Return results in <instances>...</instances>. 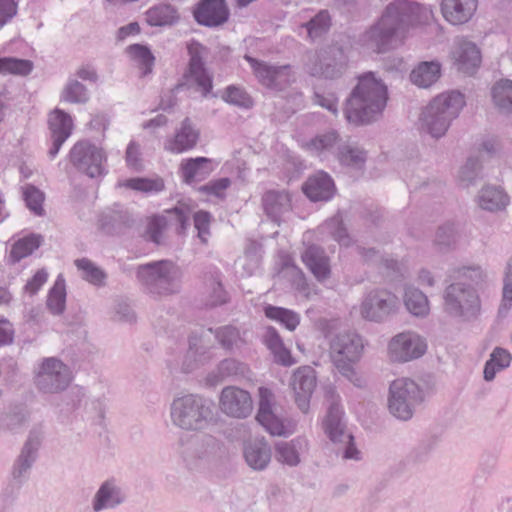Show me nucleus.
<instances>
[{
  "instance_id": "338daca9",
  "label": "nucleus",
  "mask_w": 512,
  "mask_h": 512,
  "mask_svg": "<svg viewBox=\"0 0 512 512\" xmlns=\"http://www.w3.org/2000/svg\"><path fill=\"white\" fill-rule=\"evenodd\" d=\"M193 219L194 227L198 231V238L203 244H206L210 236V213L206 211H198L194 214Z\"/></svg>"
},
{
  "instance_id": "412c9836",
  "label": "nucleus",
  "mask_w": 512,
  "mask_h": 512,
  "mask_svg": "<svg viewBox=\"0 0 512 512\" xmlns=\"http://www.w3.org/2000/svg\"><path fill=\"white\" fill-rule=\"evenodd\" d=\"M42 430L34 427L30 430L28 438L13 468V478L19 482L26 478V474L36 459L37 451L42 440Z\"/></svg>"
},
{
  "instance_id": "a19ab883",
  "label": "nucleus",
  "mask_w": 512,
  "mask_h": 512,
  "mask_svg": "<svg viewBox=\"0 0 512 512\" xmlns=\"http://www.w3.org/2000/svg\"><path fill=\"white\" fill-rule=\"evenodd\" d=\"M512 357L508 350L502 347H495L490 354L489 360L485 363L484 379L492 381L497 372L510 366Z\"/></svg>"
},
{
  "instance_id": "c03bdc74",
  "label": "nucleus",
  "mask_w": 512,
  "mask_h": 512,
  "mask_svg": "<svg viewBox=\"0 0 512 512\" xmlns=\"http://www.w3.org/2000/svg\"><path fill=\"white\" fill-rule=\"evenodd\" d=\"M336 157L342 165L361 168L366 161V152L357 145L343 143Z\"/></svg>"
},
{
  "instance_id": "37998d69",
  "label": "nucleus",
  "mask_w": 512,
  "mask_h": 512,
  "mask_svg": "<svg viewBox=\"0 0 512 512\" xmlns=\"http://www.w3.org/2000/svg\"><path fill=\"white\" fill-rule=\"evenodd\" d=\"M458 240V231L453 223H445L438 227L433 240L434 247L443 253L455 248Z\"/></svg>"
},
{
  "instance_id": "6e6552de",
  "label": "nucleus",
  "mask_w": 512,
  "mask_h": 512,
  "mask_svg": "<svg viewBox=\"0 0 512 512\" xmlns=\"http://www.w3.org/2000/svg\"><path fill=\"white\" fill-rule=\"evenodd\" d=\"M363 349L361 336L353 331L339 332L330 340L331 359L339 372L348 379L355 375L352 363L361 358Z\"/></svg>"
},
{
  "instance_id": "f3484780",
  "label": "nucleus",
  "mask_w": 512,
  "mask_h": 512,
  "mask_svg": "<svg viewBox=\"0 0 512 512\" xmlns=\"http://www.w3.org/2000/svg\"><path fill=\"white\" fill-rule=\"evenodd\" d=\"M290 386L298 408L303 413H308L310 398L316 387L315 370L310 366L298 368L292 375Z\"/></svg>"
},
{
  "instance_id": "9b49d317",
  "label": "nucleus",
  "mask_w": 512,
  "mask_h": 512,
  "mask_svg": "<svg viewBox=\"0 0 512 512\" xmlns=\"http://www.w3.org/2000/svg\"><path fill=\"white\" fill-rule=\"evenodd\" d=\"M69 367L55 357L42 360L35 376V385L43 393H60L71 383Z\"/></svg>"
},
{
  "instance_id": "f704fd0d",
  "label": "nucleus",
  "mask_w": 512,
  "mask_h": 512,
  "mask_svg": "<svg viewBox=\"0 0 512 512\" xmlns=\"http://www.w3.org/2000/svg\"><path fill=\"white\" fill-rule=\"evenodd\" d=\"M343 143L336 131H329L313 138L307 144V149L319 157H326L329 153L336 155Z\"/></svg>"
},
{
  "instance_id": "13d9d810",
  "label": "nucleus",
  "mask_w": 512,
  "mask_h": 512,
  "mask_svg": "<svg viewBox=\"0 0 512 512\" xmlns=\"http://www.w3.org/2000/svg\"><path fill=\"white\" fill-rule=\"evenodd\" d=\"M32 69L33 63L30 60L12 57L0 58V73L3 75L13 74L26 76L32 71Z\"/></svg>"
},
{
  "instance_id": "4d7b16f0",
  "label": "nucleus",
  "mask_w": 512,
  "mask_h": 512,
  "mask_svg": "<svg viewBox=\"0 0 512 512\" xmlns=\"http://www.w3.org/2000/svg\"><path fill=\"white\" fill-rule=\"evenodd\" d=\"M330 25L331 18L328 11L321 10L310 21L304 23L302 27L307 29L308 36L314 40L327 33Z\"/></svg>"
},
{
  "instance_id": "423d86ee",
  "label": "nucleus",
  "mask_w": 512,
  "mask_h": 512,
  "mask_svg": "<svg viewBox=\"0 0 512 512\" xmlns=\"http://www.w3.org/2000/svg\"><path fill=\"white\" fill-rule=\"evenodd\" d=\"M445 312L463 321L476 320L481 313V300L474 287L455 282L446 287L443 295Z\"/></svg>"
},
{
  "instance_id": "4c0bfd02",
  "label": "nucleus",
  "mask_w": 512,
  "mask_h": 512,
  "mask_svg": "<svg viewBox=\"0 0 512 512\" xmlns=\"http://www.w3.org/2000/svg\"><path fill=\"white\" fill-rule=\"evenodd\" d=\"M263 341L268 349L273 353L276 362L290 366L293 364L290 351L284 347L281 337L274 327L268 326L265 328Z\"/></svg>"
},
{
  "instance_id": "603ef678",
  "label": "nucleus",
  "mask_w": 512,
  "mask_h": 512,
  "mask_svg": "<svg viewBox=\"0 0 512 512\" xmlns=\"http://www.w3.org/2000/svg\"><path fill=\"white\" fill-rule=\"evenodd\" d=\"M42 241L40 235H31L23 239L18 240L10 251V258L13 263L20 261L21 259L29 256L36 250Z\"/></svg>"
},
{
  "instance_id": "39448f33",
  "label": "nucleus",
  "mask_w": 512,
  "mask_h": 512,
  "mask_svg": "<svg viewBox=\"0 0 512 512\" xmlns=\"http://www.w3.org/2000/svg\"><path fill=\"white\" fill-rule=\"evenodd\" d=\"M423 400L422 388L411 378H397L389 385L387 407L389 413L401 421L410 420Z\"/></svg>"
},
{
  "instance_id": "9d476101",
  "label": "nucleus",
  "mask_w": 512,
  "mask_h": 512,
  "mask_svg": "<svg viewBox=\"0 0 512 512\" xmlns=\"http://www.w3.org/2000/svg\"><path fill=\"white\" fill-rule=\"evenodd\" d=\"M347 65V57L340 46L333 45L319 52L306 55L305 70L313 77L336 79L340 77Z\"/></svg>"
},
{
  "instance_id": "680f3d73",
  "label": "nucleus",
  "mask_w": 512,
  "mask_h": 512,
  "mask_svg": "<svg viewBox=\"0 0 512 512\" xmlns=\"http://www.w3.org/2000/svg\"><path fill=\"white\" fill-rule=\"evenodd\" d=\"M65 302L66 292L64 283L57 280L48 295L47 307L53 314L59 315L65 309Z\"/></svg>"
},
{
  "instance_id": "cd10ccee",
  "label": "nucleus",
  "mask_w": 512,
  "mask_h": 512,
  "mask_svg": "<svg viewBox=\"0 0 512 512\" xmlns=\"http://www.w3.org/2000/svg\"><path fill=\"white\" fill-rule=\"evenodd\" d=\"M476 202L482 210L499 212L506 209L510 198L501 187L485 185L478 192Z\"/></svg>"
},
{
  "instance_id": "c9c22d12",
  "label": "nucleus",
  "mask_w": 512,
  "mask_h": 512,
  "mask_svg": "<svg viewBox=\"0 0 512 512\" xmlns=\"http://www.w3.org/2000/svg\"><path fill=\"white\" fill-rule=\"evenodd\" d=\"M217 448L218 443L212 436L196 437L183 453L186 461L209 459L215 455Z\"/></svg>"
},
{
  "instance_id": "2f4dec72",
  "label": "nucleus",
  "mask_w": 512,
  "mask_h": 512,
  "mask_svg": "<svg viewBox=\"0 0 512 512\" xmlns=\"http://www.w3.org/2000/svg\"><path fill=\"white\" fill-rule=\"evenodd\" d=\"M198 137V131L192 127L189 119L186 118L175 137L166 143L165 149L173 153H181L193 148L197 143Z\"/></svg>"
},
{
  "instance_id": "8fccbe9b",
  "label": "nucleus",
  "mask_w": 512,
  "mask_h": 512,
  "mask_svg": "<svg viewBox=\"0 0 512 512\" xmlns=\"http://www.w3.org/2000/svg\"><path fill=\"white\" fill-rule=\"evenodd\" d=\"M264 311L266 317L280 322L290 331L295 330L299 325L300 317L292 310L268 305Z\"/></svg>"
},
{
  "instance_id": "72a5a7b5",
  "label": "nucleus",
  "mask_w": 512,
  "mask_h": 512,
  "mask_svg": "<svg viewBox=\"0 0 512 512\" xmlns=\"http://www.w3.org/2000/svg\"><path fill=\"white\" fill-rule=\"evenodd\" d=\"M403 302L407 311L413 316L424 318L430 312L428 297L414 286H405Z\"/></svg>"
},
{
  "instance_id": "5701e85b",
  "label": "nucleus",
  "mask_w": 512,
  "mask_h": 512,
  "mask_svg": "<svg viewBox=\"0 0 512 512\" xmlns=\"http://www.w3.org/2000/svg\"><path fill=\"white\" fill-rule=\"evenodd\" d=\"M48 124L53 142L49 150V155L53 158L59 152L62 144L71 135L73 121L68 113L60 109H55L49 114Z\"/></svg>"
},
{
  "instance_id": "393cba45",
  "label": "nucleus",
  "mask_w": 512,
  "mask_h": 512,
  "mask_svg": "<svg viewBox=\"0 0 512 512\" xmlns=\"http://www.w3.org/2000/svg\"><path fill=\"white\" fill-rule=\"evenodd\" d=\"M477 9V0H442L443 17L453 25L468 22Z\"/></svg>"
},
{
  "instance_id": "ea45409f",
  "label": "nucleus",
  "mask_w": 512,
  "mask_h": 512,
  "mask_svg": "<svg viewBox=\"0 0 512 512\" xmlns=\"http://www.w3.org/2000/svg\"><path fill=\"white\" fill-rule=\"evenodd\" d=\"M304 443L305 441L300 438L290 442L280 441L276 443L275 457L277 461L289 466H297L300 463L299 449Z\"/></svg>"
},
{
  "instance_id": "a878e982",
  "label": "nucleus",
  "mask_w": 512,
  "mask_h": 512,
  "mask_svg": "<svg viewBox=\"0 0 512 512\" xmlns=\"http://www.w3.org/2000/svg\"><path fill=\"white\" fill-rule=\"evenodd\" d=\"M301 258L318 281L322 282L330 277V261L321 247L316 245L307 247Z\"/></svg>"
},
{
  "instance_id": "e2e57ef3",
  "label": "nucleus",
  "mask_w": 512,
  "mask_h": 512,
  "mask_svg": "<svg viewBox=\"0 0 512 512\" xmlns=\"http://www.w3.org/2000/svg\"><path fill=\"white\" fill-rule=\"evenodd\" d=\"M167 226L168 219L166 216H154L147 225L146 233L149 240L157 245L163 244Z\"/></svg>"
},
{
  "instance_id": "f8f14e48",
  "label": "nucleus",
  "mask_w": 512,
  "mask_h": 512,
  "mask_svg": "<svg viewBox=\"0 0 512 512\" xmlns=\"http://www.w3.org/2000/svg\"><path fill=\"white\" fill-rule=\"evenodd\" d=\"M425 340L412 331L393 336L387 347L388 357L394 363H406L420 358L426 352Z\"/></svg>"
},
{
  "instance_id": "4be33fe9",
  "label": "nucleus",
  "mask_w": 512,
  "mask_h": 512,
  "mask_svg": "<svg viewBox=\"0 0 512 512\" xmlns=\"http://www.w3.org/2000/svg\"><path fill=\"white\" fill-rule=\"evenodd\" d=\"M457 70L471 75L481 63V54L478 47L465 39H458L451 52Z\"/></svg>"
},
{
  "instance_id": "2eb2a0df",
  "label": "nucleus",
  "mask_w": 512,
  "mask_h": 512,
  "mask_svg": "<svg viewBox=\"0 0 512 512\" xmlns=\"http://www.w3.org/2000/svg\"><path fill=\"white\" fill-rule=\"evenodd\" d=\"M244 58L250 64L255 77L263 86L282 90L291 83L292 71L290 65H272L249 55H245Z\"/></svg>"
},
{
  "instance_id": "49530a36",
  "label": "nucleus",
  "mask_w": 512,
  "mask_h": 512,
  "mask_svg": "<svg viewBox=\"0 0 512 512\" xmlns=\"http://www.w3.org/2000/svg\"><path fill=\"white\" fill-rule=\"evenodd\" d=\"M482 178V164L477 158H469L459 171V183L464 188L475 186Z\"/></svg>"
},
{
  "instance_id": "864d4df0",
  "label": "nucleus",
  "mask_w": 512,
  "mask_h": 512,
  "mask_svg": "<svg viewBox=\"0 0 512 512\" xmlns=\"http://www.w3.org/2000/svg\"><path fill=\"white\" fill-rule=\"evenodd\" d=\"M356 249L363 261L369 264L383 266L387 270H398V262L393 258L383 256L379 250L375 248H365L362 246H357Z\"/></svg>"
},
{
  "instance_id": "bb28decb",
  "label": "nucleus",
  "mask_w": 512,
  "mask_h": 512,
  "mask_svg": "<svg viewBox=\"0 0 512 512\" xmlns=\"http://www.w3.org/2000/svg\"><path fill=\"white\" fill-rule=\"evenodd\" d=\"M303 191L312 201H326L333 196L335 185L327 173L320 171L307 179Z\"/></svg>"
},
{
  "instance_id": "58836bf2",
  "label": "nucleus",
  "mask_w": 512,
  "mask_h": 512,
  "mask_svg": "<svg viewBox=\"0 0 512 512\" xmlns=\"http://www.w3.org/2000/svg\"><path fill=\"white\" fill-rule=\"evenodd\" d=\"M147 23L151 26H170L178 22L179 14L170 4H159L146 12Z\"/></svg>"
},
{
  "instance_id": "20e7f679",
  "label": "nucleus",
  "mask_w": 512,
  "mask_h": 512,
  "mask_svg": "<svg viewBox=\"0 0 512 512\" xmlns=\"http://www.w3.org/2000/svg\"><path fill=\"white\" fill-rule=\"evenodd\" d=\"M213 417V412L207 401L196 394L177 396L170 404L172 423L186 431L204 429Z\"/></svg>"
},
{
  "instance_id": "5fc2aeb1",
  "label": "nucleus",
  "mask_w": 512,
  "mask_h": 512,
  "mask_svg": "<svg viewBox=\"0 0 512 512\" xmlns=\"http://www.w3.org/2000/svg\"><path fill=\"white\" fill-rule=\"evenodd\" d=\"M75 265L81 271L82 278L89 283L96 286H101L104 284L106 278L105 272L89 259H77L75 260Z\"/></svg>"
},
{
  "instance_id": "0e129e2a",
  "label": "nucleus",
  "mask_w": 512,
  "mask_h": 512,
  "mask_svg": "<svg viewBox=\"0 0 512 512\" xmlns=\"http://www.w3.org/2000/svg\"><path fill=\"white\" fill-rule=\"evenodd\" d=\"M24 200L27 207L36 215L43 214L42 203L44 201V193L33 185H27L23 188Z\"/></svg>"
},
{
  "instance_id": "c756f323",
  "label": "nucleus",
  "mask_w": 512,
  "mask_h": 512,
  "mask_svg": "<svg viewBox=\"0 0 512 512\" xmlns=\"http://www.w3.org/2000/svg\"><path fill=\"white\" fill-rule=\"evenodd\" d=\"M271 448L263 440H254L245 445L244 457L253 470H264L271 461Z\"/></svg>"
},
{
  "instance_id": "de8ad7c7",
  "label": "nucleus",
  "mask_w": 512,
  "mask_h": 512,
  "mask_svg": "<svg viewBox=\"0 0 512 512\" xmlns=\"http://www.w3.org/2000/svg\"><path fill=\"white\" fill-rule=\"evenodd\" d=\"M213 333L220 346L228 351L239 348L244 343L239 330L232 325L216 328Z\"/></svg>"
},
{
  "instance_id": "6ab92c4d",
  "label": "nucleus",
  "mask_w": 512,
  "mask_h": 512,
  "mask_svg": "<svg viewBox=\"0 0 512 512\" xmlns=\"http://www.w3.org/2000/svg\"><path fill=\"white\" fill-rule=\"evenodd\" d=\"M274 395L264 387L259 388V408L256 420L272 435L281 436L285 427L274 410Z\"/></svg>"
},
{
  "instance_id": "79ce46f5",
  "label": "nucleus",
  "mask_w": 512,
  "mask_h": 512,
  "mask_svg": "<svg viewBox=\"0 0 512 512\" xmlns=\"http://www.w3.org/2000/svg\"><path fill=\"white\" fill-rule=\"evenodd\" d=\"M495 107L502 114H512V81L501 80L492 88Z\"/></svg>"
},
{
  "instance_id": "6e6d98bb",
  "label": "nucleus",
  "mask_w": 512,
  "mask_h": 512,
  "mask_svg": "<svg viewBox=\"0 0 512 512\" xmlns=\"http://www.w3.org/2000/svg\"><path fill=\"white\" fill-rule=\"evenodd\" d=\"M213 333V329L209 328L207 331L201 330L199 333L193 332L189 336V347L188 349L193 350L198 357L207 362L210 358V345L206 338H208L209 334Z\"/></svg>"
},
{
  "instance_id": "bf43d9fd",
  "label": "nucleus",
  "mask_w": 512,
  "mask_h": 512,
  "mask_svg": "<svg viewBox=\"0 0 512 512\" xmlns=\"http://www.w3.org/2000/svg\"><path fill=\"white\" fill-rule=\"evenodd\" d=\"M125 187L130 189L150 193L159 192L164 189V182L161 178H131L125 181L123 184Z\"/></svg>"
},
{
  "instance_id": "69168bd1",
  "label": "nucleus",
  "mask_w": 512,
  "mask_h": 512,
  "mask_svg": "<svg viewBox=\"0 0 512 512\" xmlns=\"http://www.w3.org/2000/svg\"><path fill=\"white\" fill-rule=\"evenodd\" d=\"M224 99L233 105L250 108L253 105L251 97L241 88L229 86L226 89Z\"/></svg>"
},
{
  "instance_id": "052dcab7",
  "label": "nucleus",
  "mask_w": 512,
  "mask_h": 512,
  "mask_svg": "<svg viewBox=\"0 0 512 512\" xmlns=\"http://www.w3.org/2000/svg\"><path fill=\"white\" fill-rule=\"evenodd\" d=\"M512 306V257L508 260L504 276L502 301L498 314L505 317Z\"/></svg>"
},
{
  "instance_id": "a211bd4d",
  "label": "nucleus",
  "mask_w": 512,
  "mask_h": 512,
  "mask_svg": "<svg viewBox=\"0 0 512 512\" xmlns=\"http://www.w3.org/2000/svg\"><path fill=\"white\" fill-rule=\"evenodd\" d=\"M229 15L226 0H200L193 10L197 23L210 28L225 24Z\"/></svg>"
},
{
  "instance_id": "ddd939ff",
  "label": "nucleus",
  "mask_w": 512,
  "mask_h": 512,
  "mask_svg": "<svg viewBox=\"0 0 512 512\" xmlns=\"http://www.w3.org/2000/svg\"><path fill=\"white\" fill-rule=\"evenodd\" d=\"M105 159L104 152L88 141L77 142L70 151L71 163L90 178L103 174Z\"/></svg>"
},
{
  "instance_id": "7ed1b4c3",
  "label": "nucleus",
  "mask_w": 512,
  "mask_h": 512,
  "mask_svg": "<svg viewBox=\"0 0 512 512\" xmlns=\"http://www.w3.org/2000/svg\"><path fill=\"white\" fill-rule=\"evenodd\" d=\"M464 106V96L458 91L439 94L423 109L419 118L420 129L433 138L443 137Z\"/></svg>"
},
{
  "instance_id": "1a4fd4ad",
  "label": "nucleus",
  "mask_w": 512,
  "mask_h": 512,
  "mask_svg": "<svg viewBox=\"0 0 512 512\" xmlns=\"http://www.w3.org/2000/svg\"><path fill=\"white\" fill-rule=\"evenodd\" d=\"M399 297L386 288H375L367 292L360 304V317L373 323H384L395 316L400 310Z\"/></svg>"
},
{
  "instance_id": "473e14b6",
  "label": "nucleus",
  "mask_w": 512,
  "mask_h": 512,
  "mask_svg": "<svg viewBox=\"0 0 512 512\" xmlns=\"http://www.w3.org/2000/svg\"><path fill=\"white\" fill-rule=\"evenodd\" d=\"M441 65L438 61L419 63L410 73V80L421 88H428L440 78Z\"/></svg>"
},
{
  "instance_id": "e433bc0d",
  "label": "nucleus",
  "mask_w": 512,
  "mask_h": 512,
  "mask_svg": "<svg viewBox=\"0 0 512 512\" xmlns=\"http://www.w3.org/2000/svg\"><path fill=\"white\" fill-rule=\"evenodd\" d=\"M181 171L185 183L201 181L212 171L211 160L206 157L188 159L181 164Z\"/></svg>"
},
{
  "instance_id": "a18cd8bd",
  "label": "nucleus",
  "mask_w": 512,
  "mask_h": 512,
  "mask_svg": "<svg viewBox=\"0 0 512 512\" xmlns=\"http://www.w3.org/2000/svg\"><path fill=\"white\" fill-rule=\"evenodd\" d=\"M61 100L71 104H86L89 92L84 84L75 79H69L61 92Z\"/></svg>"
},
{
  "instance_id": "c85d7f7f",
  "label": "nucleus",
  "mask_w": 512,
  "mask_h": 512,
  "mask_svg": "<svg viewBox=\"0 0 512 512\" xmlns=\"http://www.w3.org/2000/svg\"><path fill=\"white\" fill-rule=\"evenodd\" d=\"M125 500V496L120 487L113 481H105L96 492L92 507L95 512L104 509L114 508Z\"/></svg>"
},
{
  "instance_id": "0eeeda50",
  "label": "nucleus",
  "mask_w": 512,
  "mask_h": 512,
  "mask_svg": "<svg viewBox=\"0 0 512 512\" xmlns=\"http://www.w3.org/2000/svg\"><path fill=\"white\" fill-rule=\"evenodd\" d=\"M181 272L171 261L162 260L140 266L137 270L138 280L157 295H170L179 290Z\"/></svg>"
},
{
  "instance_id": "4468645a",
  "label": "nucleus",
  "mask_w": 512,
  "mask_h": 512,
  "mask_svg": "<svg viewBox=\"0 0 512 512\" xmlns=\"http://www.w3.org/2000/svg\"><path fill=\"white\" fill-rule=\"evenodd\" d=\"M325 398L329 403L326 417L323 421V429L325 434L333 443H342L353 439L351 433L346 429V424L343 420V410L340 407L335 388L331 385L324 388Z\"/></svg>"
},
{
  "instance_id": "09e8293b",
  "label": "nucleus",
  "mask_w": 512,
  "mask_h": 512,
  "mask_svg": "<svg viewBox=\"0 0 512 512\" xmlns=\"http://www.w3.org/2000/svg\"><path fill=\"white\" fill-rule=\"evenodd\" d=\"M127 53L139 68L142 69L143 76L151 73L155 58L148 47L141 44H133L127 47Z\"/></svg>"
},
{
  "instance_id": "b1692460",
  "label": "nucleus",
  "mask_w": 512,
  "mask_h": 512,
  "mask_svg": "<svg viewBox=\"0 0 512 512\" xmlns=\"http://www.w3.org/2000/svg\"><path fill=\"white\" fill-rule=\"evenodd\" d=\"M262 205L266 215L279 225L292 208L291 196L285 190H269L262 197Z\"/></svg>"
},
{
  "instance_id": "7c9ffc66",
  "label": "nucleus",
  "mask_w": 512,
  "mask_h": 512,
  "mask_svg": "<svg viewBox=\"0 0 512 512\" xmlns=\"http://www.w3.org/2000/svg\"><path fill=\"white\" fill-rule=\"evenodd\" d=\"M134 223L127 211L111 210L103 213L99 218L100 229L109 235L120 234Z\"/></svg>"
},
{
  "instance_id": "3c124183",
  "label": "nucleus",
  "mask_w": 512,
  "mask_h": 512,
  "mask_svg": "<svg viewBox=\"0 0 512 512\" xmlns=\"http://www.w3.org/2000/svg\"><path fill=\"white\" fill-rule=\"evenodd\" d=\"M325 225L334 240L340 245L348 247L352 244V238L347 231L345 219L341 212H337L333 217L327 220Z\"/></svg>"
},
{
  "instance_id": "f03ea898",
  "label": "nucleus",
  "mask_w": 512,
  "mask_h": 512,
  "mask_svg": "<svg viewBox=\"0 0 512 512\" xmlns=\"http://www.w3.org/2000/svg\"><path fill=\"white\" fill-rule=\"evenodd\" d=\"M388 100L387 86L374 72L358 77L344 108L349 123L365 125L377 121L383 114Z\"/></svg>"
},
{
  "instance_id": "f257e3e1",
  "label": "nucleus",
  "mask_w": 512,
  "mask_h": 512,
  "mask_svg": "<svg viewBox=\"0 0 512 512\" xmlns=\"http://www.w3.org/2000/svg\"><path fill=\"white\" fill-rule=\"evenodd\" d=\"M431 10L409 0H395L390 3L380 20L363 36L367 47L377 53L389 51L402 43L405 32L416 23L426 21Z\"/></svg>"
},
{
  "instance_id": "aec40b11",
  "label": "nucleus",
  "mask_w": 512,
  "mask_h": 512,
  "mask_svg": "<svg viewBox=\"0 0 512 512\" xmlns=\"http://www.w3.org/2000/svg\"><path fill=\"white\" fill-rule=\"evenodd\" d=\"M205 50V47L196 41L188 45L190 55L188 81L195 83L203 96H207L212 89V79L202 62V54Z\"/></svg>"
},
{
  "instance_id": "774afa93",
  "label": "nucleus",
  "mask_w": 512,
  "mask_h": 512,
  "mask_svg": "<svg viewBox=\"0 0 512 512\" xmlns=\"http://www.w3.org/2000/svg\"><path fill=\"white\" fill-rule=\"evenodd\" d=\"M231 185L229 178H220L214 181H210L206 185L199 188L200 192H205L210 195H214L219 198H223L225 190Z\"/></svg>"
},
{
  "instance_id": "dca6fc26",
  "label": "nucleus",
  "mask_w": 512,
  "mask_h": 512,
  "mask_svg": "<svg viewBox=\"0 0 512 512\" xmlns=\"http://www.w3.org/2000/svg\"><path fill=\"white\" fill-rule=\"evenodd\" d=\"M219 407L227 416L242 419L252 413L253 401L248 391L228 386L221 391Z\"/></svg>"
}]
</instances>
